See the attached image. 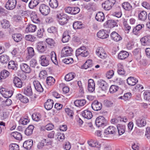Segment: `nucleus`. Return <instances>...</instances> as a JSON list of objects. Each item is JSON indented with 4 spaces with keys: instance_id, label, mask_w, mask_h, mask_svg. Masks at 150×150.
Returning <instances> with one entry per match:
<instances>
[{
    "instance_id": "1",
    "label": "nucleus",
    "mask_w": 150,
    "mask_h": 150,
    "mask_svg": "<svg viewBox=\"0 0 150 150\" xmlns=\"http://www.w3.org/2000/svg\"><path fill=\"white\" fill-rule=\"evenodd\" d=\"M56 17L60 24L64 25L67 23L68 20V16L64 13H60L57 14Z\"/></svg>"
},
{
    "instance_id": "2",
    "label": "nucleus",
    "mask_w": 150,
    "mask_h": 150,
    "mask_svg": "<svg viewBox=\"0 0 150 150\" xmlns=\"http://www.w3.org/2000/svg\"><path fill=\"white\" fill-rule=\"evenodd\" d=\"M115 2V0H107L102 4V7L105 10L109 11L112 8Z\"/></svg>"
},
{
    "instance_id": "3",
    "label": "nucleus",
    "mask_w": 150,
    "mask_h": 150,
    "mask_svg": "<svg viewBox=\"0 0 150 150\" xmlns=\"http://www.w3.org/2000/svg\"><path fill=\"white\" fill-rule=\"evenodd\" d=\"M89 52L86 47L82 46L76 50V56L80 55L83 57H86L89 54Z\"/></svg>"
},
{
    "instance_id": "4",
    "label": "nucleus",
    "mask_w": 150,
    "mask_h": 150,
    "mask_svg": "<svg viewBox=\"0 0 150 150\" xmlns=\"http://www.w3.org/2000/svg\"><path fill=\"white\" fill-rule=\"evenodd\" d=\"M96 124L98 127L103 128L106 125V120L104 117L100 116L96 119Z\"/></svg>"
},
{
    "instance_id": "5",
    "label": "nucleus",
    "mask_w": 150,
    "mask_h": 150,
    "mask_svg": "<svg viewBox=\"0 0 150 150\" xmlns=\"http://www.w3.org/2000/svg\"><path fill=\"white\" fill-rule=\"evenodd\" d=\"M39 62L43 66H47L49 64L50 56L48 55H44L41 56L39 58Z\"/></svg>"
},
{
    "instance_id": "6",
    "label": "nucleus",
    "mask_w": 150,
    "mask_h": 150,
    "mask_svg": "<svg viewBox=\"0 0 150 150\" xmlns=\"http://www.w3.org/2000/svg\"><path fill=\"white\" fill-rule=\"evenodd\" d=\"M39 11L42 15L46 16L50 13V9L48 5L45 4H42L40 6Z\"/></svg>"
},
{
    "instance_id": "7",
    "label": "nucleus",
    "mask_w": 150,
    "mask_h": 150,
    "mask_svg": "<svg viewBox=\"0 0 150 150\" xmlns=\"http://www.w3.org/2000/svg\"><path fill=\"white\" fill-rule=\"evenodd\" d=\"M73 50L72 48L68 46L64 47L61 51V57H67L71 56L72 54Z\"/></svg>"
},
{
    "instance_id": "8",
    "label": "nucleus",
    "mask_w": 150,
    "mask_h": 150,
    "mask_svg": "<svg viewBox=\"0 0 150 150\" xmlns=\"http://www.w3.org/2000/svg\"><path fill=\"white\" fill-rule=\"evenodd\" d=\"M96 54L100 58L104 59L107 57V54L103 48L102 47H98L96 51Z\"/></svg>"
},
{
    "instance_id": "9",
    "label": "nucleus",
    "mask_w": 150,
    "mask_h": 150,
    "mask_svg": "<svg viewBox=\"0 0 150 150\" xmlns=\"http://www.w3.org/2000/svg\"><path fill=\"white\" fill-rule=\"evenodd\" d=\"M146 117L142 116L138 118L136 120V124L139 127H142L145 126L146 124Z\"/></svg>"
},
{
    "instance_id": "10",
    "label": "nucleus",
    "mask_w": 150,
    "mask_h": 150,
    "mask_svg": "<svg viewBox=\"0 0 150 150\" xmlns=\"http://www.w3.org/2000/svg\"><path fill=\"white\" fill-rule=\"evenodd\" d=\"M0 92L3 96L5 98L11 97L13 94L12 91H10L5 88H2L0 89Z\"/></svg>"
},
{
    "instance_id": "11",
    "label": "nucleus",
    "mask_w": 150,
    "mask_h": 150,
    "mask_svg": "<svg viewBox=\"0 0 150 150\" xmlns=\"http://www.w3.org/2000/svg\"><path fill=\"white\" fill-rule=\"evenodd\" d=\"M35 53L33 48L31 47H28L27 48L26 59L27 60H29L32 58Z\"/></svg>"
},
{
    "instance_id": "12",
    "label": "nucleus",
    "mask_w": 150,
    "mask_h": 150,
    "mask_svg": "<svg viewBox=\"0 0 150 150\" xmlns=\"http://www.w3.org/2000/svg\"><path fill=\"white\" fill-rule=\"evenodd\" d=\"M16 3V0H8L6 4V8L8 10H12L15 8Z\"/></svg>"
},
{
    "instance_id": "13",
    "label": "nucleus",
    "mask_w": 150,
    "mask_h": 150,
    "mask_svg": "<svg viewBox=\"0 0 150 150\" xmlns=\"http://www.w3.org/2000/svg\"><path fill=\"white\" fill-rule=\"evenodd\" d=\"M47 47L46 45L45 42H40L37 43L36 48L39 52H44L46 50Z\"/></svg>"
},
{
    "instance_id": "14",
    "label": "nucleus",
    "mask_w": 150,
    "mask_h": 150,
    "mask_svg": "<svg viewBox=\"0 0 150 150\" xmlns=\"http://www.w3.org/2000/svg\"><path fill=\"white\" fill-rule=\"evenodd\" d=\"M102 103L97 100H95L92 103L91 107L94 110L98 111L101 109L102 108Z\"/></svg>"
},
{
    "instance_id": "15",
    "label": "nucleus",
    "mask_w": 150,
    "mask_h": 150,
    "mask_svg": "<svg viewBox=\"0 0 150 150\" xmlns=\"http://www.w3.org/2000/svg\"><path fill=\"white\" fill-rule=\"evenodd\" d=\"M99 85V87L102 90L104 91H106L108 88V85L105 81L102 79H100L98 81Z\"/></svg>"
},
{
    "instance_id": "16",
    "label": "nucleus",
    "mask_w": 150,
    "mask_h": 150,
    "mask_svg": "<svg viewBox=\"0 0 150 150\" xmlns=\"http://www.w3.org/2000/svg\"><path fill=\"white\" fill-rule=\"evenodd\" d=\"M9 74L10 73L5 69L1 71L0 74V82H2L3 80L8 77Z\"/></svg>"
},
{
    "instance_id": "17",
    "label": "nucleus",
    "mask_w": 150,
    "mask_h": 150,
    "mask_svg": "<svg viewBox=\"0 0 150 150\" xmlns=\"http://www.w3.org/2000/svg\"><path fill=\"white\" fill-rule=\"evenodd\" d=\"M33 84L35 89L37 91L39 92H42L43 91V88L38 81H34Z\"/></svg>"
},
{
    "instance_id": "18",
    "label": "nucleus",
    "mask_w": 150,
    "mask_h": 150,
    "mask_svg": "<svg viewBox=\"0 0 150 150\" xmlns=\"http://www.w3.org/2000/svg\"><path fill=\"white\" fill-rule=\"evenodd\" d=\"M21 69L23 72L27 73L30 72L31 69L30 67L27 64L22 63L20 65Z\"/></svg>"
},
{
    "instance_id": "19",
    "label": "nucleus",
    "mask_w": 150,
    "mask_h": 150,
    "mask_svg": "<svg viewBox=\"0 0 150 150\" xmlns=\"http://www.w3.org/2000/svg\"><path fill=\"white\" fill-rule=\"evenodd\" d=\"M111 37L112 40L116 42L119 41L122 39L121 36L115 31L112 32Z\"/></svg>"
},
{
    "instance_id": "20",
    "label": "nucleus",
    "mask_w": 150,
    "mask_h": 150,
    "mask_svg": "<svg viewBox=\"0 0 150 150\" xmlns=\"http://www.w3.org/2000/svg\"><path fill=\"white\" fill-rule=\"evenodd\" d=\"M81 114L83 117L88 119H91L93 116L92 112L88 110L83 111L82 112Z\"/></svg>"
},
{
    "instance_id": "21",
    "label": "nucleus",
    "mask_w": 150,
    "mask_h": 150,
    "mask_svg": "<svg viewBox=\"0 0 150 150\" xmlns=\"http://www.w3.org/2000/svg\"><path fill=\"white\" fill-rule=\"evenodd\" d=\"M95 89V83L93 80L89 79L88 82V90L90 92L93 91Z\"/></svg>"
},
{
    "instance_id": "22",
    "label": "nucleus",
    "mask_w": 150,
    "mask_h": 150,
    "mask_svg": "<svg viewBox=\"0 0 150 150\" xmlns=\"http://www.w3.org/2000/svg\"><path fill=\"white\" fill-rule=\"evenodd\" d=\"M105 30H100L97 33V36L99 38L104 39L107 38L108 35L105 33Z\"/></svg>"
},
{
    "instance_id": "23",
    "label": "nucleus",
    "mask_w": 150,
    "mask_h": 150,
    "mask_svg": "<svg viewBox=\"0 0 150 150\" xmlns=\"http://www.w3.org/2000/svg\"><path fill=\"white\" fill-rule=\"evenodd\" d=\"M147 16V13L145 11H142L139 12L138 18L140 20L144 21L146 19Z\"/></svg>"
},
{
    "instance_id": "24",
    "label": "nucleus",
    "mask_w": 150,
    "mask_h": 150,
    "mask_svg": "<svg viewBox=\"0 0 150 150\" xmlns=\"http://www.w3.org/2000/svg\"><path fill=\"white\" fill-rule=\"evenodd\" d=\"M129 55L128 52L125 51L120 52L118 54V58L120 60H123L127 58Z\"/></svg>"
},
{
    "instance_id": "25",
    "label": "nucleus",
    "mask_w": 150,
    "mask_h": 150,
    "mask_svg": "<svg viewBox=\"0 0 150 150\" xmlns=\"http://www.w3.org/2000/svg\"><path fill=\"white\" fill-rule=\"evenodd\" d=\"M15 86L19 88H21L22 85V82L21 79L17 76H15L13 81Z\"/></svg>"
},
{
    "instance_id": "26",
    "label": "nucleus",
    "mask_w": 150,
    "mask_h": 150,
    "mask_svg": "<svg viewBox=\"0 0 150 150\" xmlns=\"http://www.w3.org/2000/svg\"><path fill=\"white\" fill-rule=\"evenodd\" d=\"M117 129L114 126H110L105 129L104 133L106 134H115Z\"/></svg>"
},
{
    "instance_id": "27",
    "label": "nucleus",
    "mask_w": 150,
    "mask_h": 150,
    "mask_svg": "<svg viewBox=\"0 0 150 150\" xmlns=\"http://www.w3.org/2000/svg\"><path fill=\"white\" fill-rule=\"evenodd\" d=\"M140 41L143 45H149L150 44V35H147L143 37L141 39Z\"/></svg>"
},
{
    "instance_id": "28",
    "label": "nucleus",
    "mask_w": 150,
    "mask_h": 150,
    "mask_svg": "<svg viewBox=\"0 0 150 150\" xmlns=\"http://www.w3.org/2000/svg\"><path fill=\"white\" fill-rule=\"evenodd\" d=\"M53 104V101L52 100L48 99L45 103V107L46 110H50L52 108Z\"/></svg>"
},
{
    "instance_id": "29",
    "label": "nucleus",
    "mask_w": 150,
    "mask_h": 150,
    "mask_svg": "<svg viewBox=\"0 0 150 150\" xmlns=\"http://www.w3.org/2000/svg\"><path fill=\"white\" fill-rule=\"evenodd\" d=\"M12 36L14 40L16 42H19L22 40L23 38L21 34L19 33L13 34Z\"/></svg>"
},
{
    "instance_id": "30",
    "label": "nucleus",
    "mask_w": 150,
    "mask_h": 150,
    "mask_svg": "<svg viewBox=\"0 0 150 150\" xmlns=\"http://www.w3.org/2000/svg\"><path fill=\"white\" fill-rule=\"evenodd\" d=\"M33 144V141L32 140H29L25 141L23 144V146L27 149H30Z\"/></svg>"
},
{
    "instance_id": "31",
    "label": "nucleus",
    "mask_w": 150,
    "mask_h": 150,
    "mask_svg": "<svg viewBox=\"0 0 150 150\" xmlns=\"http://www.w3.org/2000/svg\"><path fill=\"white\" fill-rule=\"evenodd\" d=\"M86 103L85 99L77 100L74 101L75 105L77 107H82Z\"/></svg>"
},
{
    "instance_id": "32",
    "label": "nucleus",
    "mask_w": 150,
    "mask_h": 150,
    "mask_svg": "<svg viewBox=\"0 0 150 150\" xmlns=\"http://www.w3.org/2000/svg\"><path fill=\"white\" fill-rule=\"evenodd\" d=\"M138 82L137 79L132 77H128L127 79V82L130 86H134Z\"/></svg>"
},
{
    "instance_id": "33",
    "label": "nucleus",
    "mask_w": 150,
    "mask_h": 150,
    "mask_svg": "<svg viewBox=\"0 0 150 150\" xmlns=\"http://www.w3.org/2000/svg\"><path fill=\"white\" fill-rule=\"evenodd\" d=\"M36 29L37 27L35 25L30 24L26 28L25 31L27 33H33L36 31Z\"/></svg>"
},
{
    "instance_id": "34",
    "label": "nucleus",
    "mask_w": 150,
    "mask_h": 150,
    "mask_svg": "<svg viewBox=\"0 0 150 150\" xmlns=\"http://www.w3.org/2000/svg\"><path fill=\"white\" fill-rule=\"evenodd\" d=\"M96 20L100 22L103 21L105 18V16L103 13L101 12H98L95 17Z\"/></svg>"
},
{
    "instance_id": "35",
    "label": "nucleus",
    "mask_w": 150,
    "mask_h": 150,
    "mask_svg": "<svg viewBox=\"0 0 150 150\" xmlns=\"http://www.w3.org/2000/svg\"><path fill=\"white\" fill-rule=\"evenodd\" d=\"M70 38V37L69 32L67 31H65L63 35L62 39V42L64 43L67 42Z\"/></svg>"
},
{
    "instance_id": "36",
    "label": "nucleus",
    "mask_w": 150,
    "mask_h": 150,
    "mask_svg": "<svg viewBox=\"0 0 150 150\" xmlns=\"http://www.w3.org/2000/svg\"><path fill=\"white\" fill-rule=\"evenodd\" d=\"M117 127L119 135H121L125 132V125L118 124L117 126Z\"/></svg>"
},
{
    "instance_id": "37",
    "label": "nucleus",
    "mask_w": 150,
    "mask_h": 150,
    "mask_svg": "<svg viewBox=\"0 0 150 150\" xmlns=\"http://www.w3.org/2000/svg\"><path fill=\"white\" fill-rule=\"evenodd\" d=\"M0 23L2 27L4 29L8 28L10 26L9 22L5 19H3L1 20Z\"/></svg>"
},
{
    "instance_id": "38",
    "label": "nucleus",
    "mask_w": 150,
    "mask_h": 150,
    "mask_svg": "<svg viewBox=\"0 0 150 150\" xmlns=\"http://www.w3.org/2000/svg\"><path fill=\"white\" fill-rule=\"evenodd\" d=\"M24 93L27 96H31L33 94V92L31 86L30 85L28 86L24 89Z\"/></svg>"
},
{
    "instance_id": "39",
    "label": "nucleus",
    "mask_w": 150,
    "mask_h": 150,
    "mask_svg": "<svg viewBox=\"0 0 150 150\" xmlns=\"http://www.w3.org/2000/svg\"><path fill=\"white\" fill-rule=\"evenodd\" d=\"M93 65L92 60L90 59L87 60L82 66V69H87L89 67H92Z\"/></svg>"
},
{
    "instance_id": "40",
    "label": "nucleus",
    "mask_w": 150,
    "mask_h": 150,
    "mask_svg": "<svg viewBox=\"0 0 150 150\" xmlns=\"http://www.w3.org/2000/svg\"><path fill=\"white\" fill-rule=\"evenodd\" d=\"M34 126L33 125H30L26 129L25 131V134L27 136H30L33 133Z\"/></svg>"
},
{
    "instance_id": "41",
    "label": "nucleus",
    "mask_w": 150,
    "mask_h": 150,
    "mask_svg": "<svg viewBox=\"0 0 150 150\" xmlns=\"http://www.w3.org/2000/svg\"><path fill=\"white\" fill-rule=\"evenodd\" d=\"M30 17L32 21L35 23H38L40 22L39 19L37 17L35 12H33L30 15Z\"/></svg>"
},
{
    "instance_id": "42",
    "label": "nucleus",
    "mask_w": 150,
    "mask_h": 150,
    "mask_svg": "<svg viewBox=\"0 0 150 150\" xmlns=\"http://www.w3.org/2000/svg\"><path fill=\"white\" fill-rule=\"evenodd\" d=\"M117 72L120 75H124L125 73V71L124 69L123 66L121 64L119 63L117 65Z\"/></svg>"
},
{
    "instance_id": "43",
    "label": "nucleus",
    "mask_w": 150,
    "mask_h": 150,
    "mask_svg": "<svg viewBox=\"0 0 150 150\" xmlns=\"http://www.w3.org/2000/svg\"><path fill=\"white\" fill-rule=\"evenodd\" d=\"M17 98L23 103H26L29 101V100L26 96H23L21 94H18Z\"/></svg>"
},
{
    "instance_id": "44",
    "label": "nucleus",
    "mask_w": 150,
    "mask_h": 150,
    "mask_svg": "<svg viewBox=\"0 0 150 150\" xmlns=\"http://www.w3.org/2000/svg\"><path fill=\"white\" fill-rule=\"evenodd\" d=\"M9 57L6 54H2L0 56V62L2 63H7L9 61Z\"/></svg>"
},
{
    "instance_id": "45",
    "label": "nucleus",
    "mask_w": 150,
    "mask_h": 150,
    "mask_svg": "<svg viewBox=\"0 0 150 150\" xmlns=\"http://www.w3.org/2000/svg\"><path fill=\"white\" fill-rule=\"evenodd\" d=\"M75 74L74 72H71L67 74L65 77V79L67 81H69L72 80L75 77Z\"/></svg>"
},
{
    "instance_id": "46",
    "label": "nucleus",
    "mask_w": 150,
    "mask_h": 150,
    "mask_svg": "<svg viewBox=\"0 0 150 150\" xmlns=\"http://www.w3.org/2000/svg\"><path fill=\"white\" fill-rule=\"evenodd\" d=\"M39 3V0H31L28 6L30 8L33 9Z\"/></svg>"
},
{
    "instance_id": "47",
    "label": "nucleus",
    "mask_w": 150,
    "mask_h": 150,
    "mask_svg": "<svg viewBox=\"0 0 150 150\" xmlns=\"http://www.w3.org/2000/svg\"><path fill=\"white\" fill-rule=\"evenodd\" d=\"M51 59L53 63L56 65L58 64V62L55 53L54 51H52L50 53Z\"/></svg>"
},
{
    "instance_id": "48",
    "label": "nucleus",
    "mask_w": 150,
    "mask_h": 150,
    "mask_svg": "<svg viewBox=\"0 0 150 150\" xmlns=\"http://www.w3.org/2000/svg\"><path fill=\"white\" fill-rule=\"evenodd\" d=\"M11 135L15 139L17 140H20L22 138V136L21 133L17 132L12 133Z\"/></svg>"
},
{
    "instance_id": "49",
    "label": "nucleus",
    "mask_w": 150,
    "mask_h": 150,
    "mask_svg": "<svg viewBox=\"0 0 150 150\" xmlns=\"http://www.w3.org/2000/svg\"><path fill=\"white\" fill-rule=\"evenodd\" d=\"M83 24L81 22L76 21L74 22L73 24V27L75 29H79L82 28Z\"/></svg>"
},
{
    "instance_id": "50",
    "label": "nucleus",
    "mask_w": 150,
    "mask_h": 150,
    "mask_svg": "<svg viewBox=\"0 0 150 150\" xmlns=\"http://www.w3.org/2000/svg\"><path fill=\"white\" fill-rule=\"evenodd\" d=\"M17 64L13 61H10L8 65V68L9 69H12L16 70L17 69Z\"/></svg>"
},
{
    "instance_id": "51",
    "label": "nucleus",
    "mask_w": 150,
    "mask_h": 150,
    "mask_svg": "<svg viewBox=\"0 0 150 150\" xmlns=\"http://www.w3.org/2000/svg\"><path fill=\"white\" fill-rule=\"evenodd\" d=\"M49 4L51 7L56 8L58 6V3L57 0H50Z\"/></svg>"
},
{
    "instance_id": "52",
    "label": "nucleus",
    "mask_w": 150,
    "mask_h": 150,
    "mask_svg": "<svg viewBox=\"0 0 150 150\" xmlns=\"http://www.w3.org/2000/svg\"><path fill=\"white\" fill-rule=\"evenodd\" d=\"M55 82V79L52 76L47 77L46 79V83L49 86L53 85Z\"/></svg>"
},
{
    "instance_id": "53",
    "label": "nucleus",
    "mask_w": 150,
    "mask_h": 150,
    "mask_svg": "<svg viewBox=\"0 0 150 150\" xmlns=\"http://www.w3.org/2000/svg\"><path fill=\"white\" fill-rule=\"evenodd\" d=\"M25 38L26 40L31 42H34L36 40V38L35 37L31 35H26L25 36Z\"/></svg>"
},
{
    "instance_id": "54",
    "label": "nucleus",
    "mask_w": 150,
    "mask_h": 150,
    "mask_svg": "<svg viewBox=\"0 0 150 150\" xmlns=\"http://www.w3.org/2000/svg\"><path fill=\"white\" fill-rule=\"evenodd\" d=\"M122 8L126 10L129 11L131 9L132 6L128 2H124L122 4Z\"/></svg>"
},
{
    "instance_id": "55",
    "label": "nucleus",
    "mask_w": 150,
    "mask_h": 150,
    "mask_svg": "<svg viewBox=\"0 0 150 150\" xmlns=\"http://www.w3.org/2000/svg\"><path fill=\"white\" fill-rule=\"evenodd\" d=\"M106 24L108 25L111 28H113L117 25L116 22L112 20H109L106 22Z\"/></svg>"
},
{
    "instance_id": "56",
    "label": "nucleus",
    "mask_w": 150,
    "mask_h": 150,
    "mask_svg": "<svg viewBox=\"0 0 150 150\" xmlns=\"http://www.w3.org/2000/svg\"><path fill=\"white\" fill-rule=\"evenodd\" d=\"M29 122L28 117L27 116L26 118L22 117L19 120V122L22 125H26Z\"/></svg>"
},
{
    "instance_id": "57",
    "label": "nucleus",
    "mask_w": 150,
    "mask_h": 150,
    "mask_svg": "<svg viewBox=\"0 0 150 150\" xmlns=\"http://www.w3.org/2000/svg\"><path fill=\"white\" fill-rule=\"evenodd\" d=\"M118 86L115 85H112L110 88V92L111 93H113L116 92L118 90Z\"/></svg>"
},
{
    "instance_id": "58",
    "label": "nucleus",
    "mask_w": 150,
    "mask_h": 150,
    "mask_svg": "<svg viewBox=\"0 0 150 150\" xmlns=\"http://www.w3.org/2000/svg\"><path fill=\"white\" fill-rule=\"evenodd\" d=\"M46 43L49 45H50L51 47L55 46V43L54 40L52 38H48L46 40Z\"/></svg>"
},
{
    "instance_id": "59",
    "label": "nucleus",
    "mask_w": 150,
    "mask_h": 150,
    "mask_svg": "<svg viewBox=\"0 0 150 150\" xmlns=\"http://www.w3.org/2000/svg\"><path fill=\"white\" fill-rule=\"evenodd\" d=\"M32 118L33 120L38 121L40 119V115L38 113H34L32 115Z\"/></svg>"
},
{
    "instance_id": "60",
    "label": "nucleus",
    "mask_w": 150,
    "mask_h": 150,
    "mask_svg": "<svg viewBox=\"0 0 150 150\" xmlns=\"http://www.w3.org/2000/svg\"><path fill=\"white\" fill-rule=\"evenodd\" d=\"M19 147L18 145L16 144H13L9 145V150H19Z\"/></svg>"
},
{
    "instance_id": "61",
    "label": "nucleus",
    "mask_w": 150,
    "mask_h": 150,
    "mask_svg": "<svg viewBox=\"0 0 150 150\" xmlns=\"http://www.w3.org/2000/svg\"><path fill=\"white\" fill-rule=\"evenodd\" d=\"M44 29L43 28H40L38 30L37 32V36L39 38H42L43 36V33L44 32Z\"/></svg>"
},
{
    "instance_id": "62",
    "label": "nucleus",
    "mask_w": 150,
    "mask_h": 150,
    "mask_svg": "<svg viewBox=\"0 0 150 150\" xmlns=\"http://www.w3.org/2000/svg\"><path fill=\"white\" fill-rule=\"evenodd\" d=\"M114 71L112 70H109L107 72L106 74V77L108 79H111L114 75Z\"/></svg>"
},
{
    "instance_id": "63",
    "label": "nucleus",
    "mask_w": 150,
    "mask_h": 150,
    "mask_svg": "<svg viewBox=\"0 0 150 150\" xmlns=\"http://www.w3.org/2000/svg\"><path fill=\"white\" fill-rule=\"evenodd\" d=\"M65 111L67 115L71 117V118H72L74 115L73 111L69 108H66L65 110Z\"/></svg>"
},
{
    "instance_id": "64",
    "label": "nucleus",
    "mask_w": 150,
    "mask_h": 150,
    "mask_svg": "<svg viewBox=\"0 0 150 150\" xmlns=\"http://www.w3.org/2000/svg\"><path fill=\"white\" fill-rule=\"evenodd\" d=\"M144 99L146 100H150V92L148 91H145L144 93Z\"/></svg>"
}]
</instances>
